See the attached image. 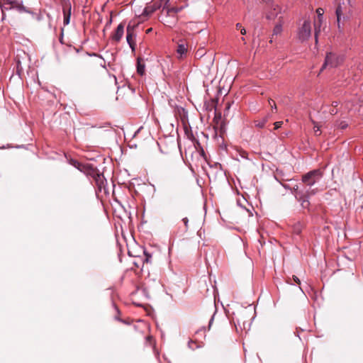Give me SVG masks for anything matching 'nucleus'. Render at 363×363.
<instances>
[{
  "instance_id": "f257e3e1",
  "label": "nucleus",
  "mask_w": 363,
  "mask_h": 363,
  "mask_svg": "<svg viewBox=\"0 0 363 363\" xmlns=\"http://www.w3.org/2000/svg\"><path fill=\"white\" fill-rule=\"evenodd\" d=\"M321 177L322 174L319 169L311 170L302 176V184L311 188L320 179Z\"/></svg>"
},
{
  "instance_id": "f03ea898",
  "label": "nucleus",
  "mask_w": 363,
  "mask_h": 363,
  "mask_svg": "<svg viewBox=\"0 0 363 363\" xmlns=\"http://www.w3.org/2000/svg\"><path fill=\"white\" fill-rule=\"evenodd\" d=\"M89 179H92L99 191H102V189L106 184V179H105L104 174L101 173L99 170L96 167H93L92 169H90V172L86 175Z\"/></svg>"
},
{
  "instance_id": "7ed1b4c3",
  "label": "nucleus",
  "mask_w": 363,
  "mask_h": 363,
  "mask_svg": "<svg viewBox=\"0 0 363 363\" xmlns=\"http://www.w3.org/2000/svg\"><path fill=\"white\" fill-rule=\"evenodd\" d=\"M311 35V22L308 20L303 21V25L299 28L298 31V37L300 41L304 42L307 40Z\"/></svg>"
},
{
  "instance_id": "20e7f679",
  "label": "nucleus",
  "mask_w": 363,
  "mask_h": 363,
  "mask_svg": "<svg viewBox=\"0 0 363 363\" xmlns=\"http://www.w3.org/2000/svg\"><path fill=\"white\" fill-rule=\"evenodd\" d=\"M303 192H304V196L302 197V202H301V207L303 208H308L310 206V201L309 199L315 195L318 189H313L312 187H308L306 186L303 185Z\"/></svg>"
},
{
  "instance_id": "39448f33",
  "label": "nucleus",
  "mask_w": 363,
  "mask_h": 363,
  "mask_svg": "<svg viewBox=\"0 0 363 363\" xmlns=\"http://www.w3.org/2000/svg\"><path fill=\"white\" fill-rule=\"evenodd\" d=\"M68 162L69 164L77 169L81 172L84 173L86 176L89 174L90 172V169L93 168L94 165L92 164L86 163V164H82L79 162V161L74 160V159H69L68 160Z\"/></svg>"
},
{
  "instance_id": "423d86ee",
  "label": "nucleus",
  "mask_w": 363,
  "mask_h": 363,
  "mask_svg": "<svg viewBox=\"0 0 363 363\" xmlns=\"http://www.w3.org/2000/svg\"><path fill=\"white\" fill-rule=\"evenodd\" d=\"M14 9H16L19 13H23V12L28 13L30 14L33 18H35L38 21H40L41 18L40 14H37L35 12H33L30 9L24 6L23 1H20V2L16 5V6L14 8Z\"/></svg>"
},
{
  "instance_id": "0eeeda50",
  "label": "nucleus",
  "mask_w": 363,
  "mask_h": 363,
  "mask_svg": "<svg viewBox=\"0 0 363 363\" xmlns=\"http://www.w3.org/2000/svg\"><path fill=\"white\" fill-rule=\"evenodd\" d=\"M303 185L302 183L300 184H295L291 189H290V191L292 194L294 195L295 199L300 203L301 205L302 202V197L305 196L304 192H303Z\"/></svg>"
},
{
  "instance_id": "6e6552de",
  "label": "nucleus",
  "mask_w": 363,
  "mask_h": 363,
  "mask_svg": "<svg viewBox=\"0 0 363 363\" xmlns=\"http://www.w3.org/2000/svg\"><path fill=\"white\" fill-rule=\"evenodd\" d=\"M125 23L123 22L118 24L115 32L111 35V39L116 42H119L123 36Z\"/></svg>"
},
{
  "instance_id": "1a4fd4ad",
  "label": "nucleus",
  "mask_w": 363,
  "mask_h": 363,
  "mask_svg": "<svg viewBox=\"0 0 363 363\" xmlns=\"http://www.w3.org/2000/svg\"><path fill=\"white\" fill-rule=\"evenodd\" d=\"M160 8V4H158L147 5L144 8L142 15L147 16V17L150 16L151 14H152L155 11H157Z\"/></svg>"
},
{
  "instance_id": "9d476101",
  "label": "nucleus",
  "mask_w": 363,
  "mask_h": 363,
  "mask_svg": "<svg viewBox=\"0 0 363 363\" xmlns=\"http://www.w3.org/2000/svg\"><path fill=\"white\" fill-rule=\"evenodd\" d=\"M136 69L139 75L143 76L145 74V65L144 62H141V59L140 57L137 59Z\"/></svg>"
},
{
  "instance_id": "9b49d317",
  "label": "nucleus",
  "mask_w": 363,
  "mask_h": 363,
  "mask_svg": "<svg viewBox=\"0 0 363 363\" xmlns=\"http://www.w3.org/2000/svg\"><path fill=\"white\" fill-rule=\"evenodd\" d=\"M292 230L294 235H299L302 231V225L298 222L293 225Z\"/></svg>"
},
{
  "instance_id": "f8f14e48",
  "label": "nucleus",
  "mask_w": 363,
  "mask_h": 363,
  "mask_svg": "<svg viewBox=\"0 0 363 363\" xmlns=\"http://www.w3.org/2000/svg\"><path fill=\"white\" fill-rule=\"evenodd\" d=\"M335 13L337 16V26L338 28H340V21L342 18V7L340 6L337 7L335 10Z\"/></svg>"
},
{
  "instance_id": "ddd939ff",
  "label": "nucleus",
  "mask_w": 363,
  "mask_h": 363,
  "mask_svg": "<svg viewBox=\"0 0 363 363\" xmlns=\"http://www.w3.org/2000/svg\"><path fill=\"white\" fill-rule=\"evenodd\" d=\"M16 74H18L19 76V77L21 78V74L23 72V69L22 67L21 62L20 60H16Z\"/></svg>"
},
{
  "instance_id": "4468645a",
  "label": "nucleus",
  "mask_w": 363,
  "mask_h": 363,
  "mask_svg": "<svg viewBox=\"0 0 363 363\" xmlns=\"http://www.w3.org/2000/svg\"><path fill=\"white\" fill-rule=\"evenodd\" d=\"M183 9H184L183 6L171 7V8L167 9V13L168 15H170L171 13H177L180 12Z\"/></svg>"
},
{
  "instance_id": "2eb2a0df",
  "label": "nucleus",
  "mask_w": 363,
  "mask_h": 363,
  "mask_svg": "<svg viewBox=\"0 0 363 363\" xmlns=\"http://www.w3.org/2000/svg\"><path fill=\"white\" fill-rule=\"evenodd\" d=\"M177 52L180 55H183L187 52V48H186L185 45L179 44L177 47Z\"/></svg>"
},
{
  "instance_id": "dca6fc26",
  "label": "nucleus",
  "mask_w": 363,
  "mask_h": 363,
  "mask_svg": "<svg viewBox=\"0 0 363 363\" xmlns=\"http://www.w3.org/2000/svg\"><path fill=\"white\" fill-rule=\"evenodd\" d=\"M267 117H265L261 121H256L255 123V126L259 128H263L266 124V123L267 122Z\"/></svg>"
},
{
  "instance_id": "f3484780",
  "label": "nucleus",
  "mask_w": 363,
  "mask_h": 363,
  "mask_svg": "<svg viewBox=\"0 0 363 363\" xmlns=\"http://www.w3.org/2000/svg\"><path fill=\"white\" fill-rule=\"evenodd\" d=\"M20 2L18 0H6L5 4H9L10 6L9 9H14L16 5Z\"/></svg>"
},
{
  "instance_id": "a211bd4d",
  "label": "nucleus",
  "mask_w": 363,
  "mask_h": 363,
  "mask_svg": "<svg viewBox=\"0 0 363 363\" xmlns=\"http://www.w3.org/2000/svg\"><path fill=\"white\" fill-rule=\"evenodd\" d=\"M143 253L145 257L143 262H146V263L150 262L151 259H152V254L150 252H149L148 251H147L146 250H143Z\"/></svg>"
},
{
  "instance_id": "6ab92c4d",
  "label": "nucleus",
  "mask_w": 363,
  "mask_h": 363,
  "mask_svg": "<svg viewBox=\"0 0 363 363\" xmlns=\"http://www.w3.org/2000/svg\"><path fill=\"white\" fill-rule=\"evenodd\" d=\"M136 38L135 33H130L128 32V33H126L127 43L135 42L134 38Z\"/></svg>"
},
{
  "instance_id": "aec40b11",
  "label": "nucleus",
  "mask_w": 363,
  "mask_h": 363,
  "mask_svg": "<svg viewBox=\"0 0 363 363\" xmlns=\"http://www.w3.org/2000/svg\"><path fill=\"white\" fill-rule=\"evenodd\" d=\"M282 31V26L281 24H277L274 26L273 29V35H277Z\"/></svg>"
},
{
  "instance_id": "412c9836",
  "label": "nucleus",
  "mask_w": 363,
  "mask_h": 363,
  "mask_svg": "<svg viewBox=\"0 0 363 363\" xmlns=\"http://www.w3.org/2000/svg\"><path fill=\"white\" fill-rule=\"evenodd\" d=\"M69 21H70V13H69L68 14H65V16H64V21H63V23H64V25H68L69 23Z\"/></svg>"
},
{
  "instance_id": "4be33fe9",
  "label": "nucleus",
  "mask_w": 363,
  "mask_h": 363,
  "mask_svg": "<svg viewBox=\"0 0 363 363\" xmlns=\"http://www.w3.org/2000/svg\"><path fill=\"white\" fill-rule=\"evenodd\" d=\"M128 32L130 33H134V26H132L130 24V23H129L126 27V33H128Z\"/></svg>"
},
{
  "instance_id": "5701e85b",
  "label": "nucleus",
  "mask_w": 363,
  "mask_h": 363,
  "mask_svg": "<svg viewBox=\"0 0 363 363\" xmlns=\"http://www.w3.org/2000/svg\"><path fill=\"white\" fill-rule=\"evenodd\" d=\"M333 53L332 52H328L327 53L326 56H325V60H327L328 61V65L329 64H331L332 63V57H333Z\"/></svg>"
},
{
  "instance_id": "b1692460",
  "label": "nucleus",
  "mask_w": 363,
  "mask_h": 363,
  "mask_svg": "<svg viewBox=\"0 0 363 363\" xmlns=\"http://www.w3.org/2000/svg\"><path fill=\"white\" fill-rule=\"evenodd\" d=\"M141 293L147 298H150V295H149V293H148V290L146 288H143L141 289Z\"/></svg>"
},
{
  "instance_id": "393cba45",
  "label": "nucleus",
  "mask_w": 363,
  "mask_h": 363,
  "mask_svg": "<svg viewBox=\"0 0 363 363\" xmlns=\"http://www.w3.org/2000/svg\"><path fill=\"white\" fill-rule=\"evenodd\" d=\"M313 129H314V132H315L316 135H320V126H318L317 125H315L314 127H313Z\"/></svg>"
},
{
  "instance_id": "a878e982",
  "label": "nucleus",
  "mask_w": 363,
  "mask_h": 363,
  "mask_svg": "<svg viewBox=\"0 0 363 363\" xmlns=\"http://www.w3.org/2000/svg\"><path fill=\"white\" fill-rule=\"evenodd\" d=\"M230 106H231V105H230V102L226 103V104H225V108L224 113H223L224 116H226V114L228 113V112L229 111V109H230Z\"/></svg>"
},
{
  "instance_id": "bb28decb",
  "label": "nucleus",
  "mask_w": 363,
  "mask_h": 363,
  "mask_svg": "<svg viewBox=\"0 0 363 363\" xmlns=\"http://www.w3.org/2000/svg\"><path fill=\"white\" fill-rule=\"evenodd\" d=\"M283 124L282 121H277L274 123V129L277 130L279 128H281V125Z\"/></svg>"
},
{
  "instance_id": "cd10ccee",
  "label": "nucleus",
  "mask_w": 363,
  "mask_h": 363,
  "mask_svg": "<svg viewBox=\"0 0 363 363\" xmlns=\"http://www.w3.org/2000/svg\"><path fill=\"white\" fill-rule=\"evenodd\" d=\"M130 48L131 49L132 52H135V42H133V43H128Z\"/></svg>"
},
{
  "instance_id": "c85d7f7f",
  "label": "nucleus",
  "mask_w": 363,
  "mask_h": 363,
  "mask_svg": "<svg viewBox=\"0 0 363 363\" xmlns=\"http://www.w3.org/2000/svg\"><path fill=\"white\" fill-rule=\"evenodd\" d=\"M269 104L271 106L272 109H277L276 104L272 99L269 100Z\"/></svg>"
},
{
  "instance_id": "c756f323",
  "label": "nucleus",
  "mask_w": 363,
  "mask_h": 363,
  "mask_svg": "<svg viewBox=\"0 0 363 363\" xmlns=\"http://www.w3.org/2000/svg\"><path fill=\"white\" fill-rule=\"evenodd\" d=\"M292 279L294 280V282H296L297 284L300 285L301 284V281L300 279L295 275H294L292 277Z\"/></svg>"
},
{
  "instance_id": "7c9ffc66",
  "label": "nucleus",
  "mask_w": 363,
  "mask_h": 363,
  "mask_svg": "<svg viewBox=\"0 0 363 363\" xmlns=\"http://www.w3.org/2000/svg\"><path fill=\"white\" fill-rule=\"evenodd\" d=\"M216 313V310L215 311V312H214L213 315L211 316V319H210V320H209V323H208V327H209V328H211V325H212V323H213V322L214 316H215Z\"/></svg>"
},
{
  "instance_id": "2f4dec72",
  "label": "nucleus",
  "mask_w": 363,
  "mask_h": 363,
  "mask_svg": "<svg viewBox=\"0 0 363 363\" xmlns=\"http://www.w3.org/2000/svg\"><path fill=\"white\" fill-rule=\"evenodd\" d=\"M280 184L285 189H291V187L287 184H285V183H282L281 182H279Z\"/></svg>"
},
{
  "instance_id": "473e14b6",
  "label": "nucleus",
  "mask_w": 363,
  "mask_h": 363,
  "mask_svg": "<svg viewBox=\"0 0 363 363\" xmlns=\"http://www.w3.org/2000/svg\"><path fill=\"white\" fill-rule=\"evenodd\" d=\"M221 113H215V117H214V120H220L221 119Z\"/></svg>"
},
{
  "instance_id": "72a5a7b5",
  "label": "nucleus",
  "mask_w": 363,
  "mask_h": 363,
  "mask_svg": "<svg viewBox=\"0 0 363 363\" xmlns=\"http://www.w3.org/2000/svg\"><path fill=\"white\" fill-rule=\"evenodd\" d=\"M182 221H183L184 225L186 226V228H187L188 223H189V219L186 217H185V218H182Z\"/></svg>"
},
{
  "instance_id": "f704fd0d",
  "label": "nucleus",
  "mask_w": 363,
  "mask_h": 363,
  "mask_svg": "<svg viewBox=\"0 0 363 363\" xmlns=\"http://www.w3.org/2000/svg\"><path fill=\"white\" fill-rule=\"evenodd\" d=\"M328 66V61L327 60H325L324 61V63L323 64L321 68H320V72H322L324 69H325V67Z\"/></svg>"
},
{
  "instance_id": "c9c22d12",
  "label": "nucleus",
  "mask_w": 363,
  "mask_h": 363,
  "mask_svg": "<svg viewBox=\"0 0 363 363\" xmlns=\"http://www.w3.org/2000/svg\"><path fill=\"white\" fill-rule=\"evenodd\" d=\"M0 7L2 11H4V10H10L9 7L6 6L5 4L4 5L0 4Z\"/></svg>"
},
{
  "instance_id": "e433bc0d",
  "label": "nucleus",
  "mask_w": 363,
  "mask_h": 363,
  "mask_svg": "<svg viewBox=\"0 0 363 363\" xmlns=\"http://www.w3.org/2000/svg\"><path fill=\"white\" fill-rule=\"evenodd\" d=\"M112 23V18L111 17L106 24V27L109 26Z\"/></svg>"
},
{
  "instance_id": "4c0bfd02",
  "label": "nucleus",
  "mask_w": 363,
  "mask_h": 363,
  "mask_svg": "<svg viewBox=\"0 0 363 363\" xmlns=\"http://www.w3.org/2000/svg\"><path fill=\"white\" fill-rule=\"evenodd\" d=\"M240 33H241V34H242V35H245V34H246V30H245V28H243V27H242V28H241V29H240Z\"/></svg>"
},
{
  "instance_id": "58836bf2",
  "label": "nucleus",
  "mask_w": 363,
  "mask_h": 363,
  "mask_svg": "<svg viewBox=\"0 0 363 363\" xmlns=\"http://www.w3.org/2000/svg\"><path fill=\"white\" fill-rule=\"evenodd\" d=\"M320 11H322L321 9H317V13H318V17H320V16H323V13H320Z\"/></svg>"
},
{
  "instance_id": "ea45409f",
  "label": "nucleus",
  "mask_w": 363,
  "mask_h": 363,
  "mask_svg": "<svg viewBox=\"0 0 363 363\" xmlns=\"http://www.w3.org/2000/svg\"><path fill=\"white\" fill-rule=\"evenodd\" d=\"M347 126V124L346 123H341V128L342 129L345 128Z\"/></svg>"
},
{
  "instance_id": "a19ab883",
  "label": "nucleus",
  "mask_w": 363,
  "mask_h": 363,
  "mask_svg": "<svg viewBox=\"0 0 363 363\" xmlns=\"http://www.w3.org/2000/svg\"><path fill=\"white\" fill-rule=\"evenodd\" d=\"M315 43H318V31L315 30Z\"/></svg>"
},
{
  "instance_id": "79ce46f5",
  "label": "nucleus",
  "mask_w": 363,
  "mask_h": 363,
  "mask_svg": "<svg viewBox=\"0 0 363 363\" xmlns=\"http://www.w3.org/2000/svg\"><path fill=\"white\" fill-rule=\"evenodd\" d=\"M115 319L120 322H123V320L120 318L119 316H115Z\"/></svg>"
},
{
  "instance_id": "37998d69",
  "label": "nucleus",
  "mask_w": 363,
  "mask_h": 363,
  "mask_svg": "<svg viewBox=\"0 0 363 363\" xmlns=\"http://www.w3.org/2000/svg\"><path fill=\"white\" fill-rule=\"evenodd\" d=\"M225 130V124L222 123L221 125H220V131H224Z\"/></svg>"
},
{
  "instance_id": "c03bdc74",
  "label": "nucleus",
  "mask_w": 363,
  "mask_h": 363,
  "mask_svg": "<svg viewBox=\"0 0 363 363\" xmlns=\"http://www.w3.org/2000/svg\"><path fill=\"white\" fill-rule=\"evenodd\" d=\"M62 38H63V29H62L61 38H60V41L61 43H62Z\"/></svg>"
},
{
  "instance_id": "a18cd8bd",
  "label": "nucleus",
  "mask_w": 363,
  "mask_h": 363,
  "mask_svg": "<svg viewBox=\"0 0 363 363\" xmlns=\"http://www.w3.org/2000/svg\"><path fill=\"white\" fill-rule=\"evenodd\" d=\"M236 27H237V28H238V29H241V28H242V25H241L240 23H238L236 24Z\"/></svg>"
},
{
  "instance_id": "49530a36",
  "label": "nucleus",
  "mask_w": 363,
  "mask_h": 363,
  "mask_svg": "<svg viewBox=\"0 0 363 363\" xmlns=\"http://www.w3.org/2000/svg\"><path fill=\"white\" fill-rule=\"evenodd\" d=\"M233 323H234V325L235 326V328H237V324L238 325H240V322L239 320H237V322L235 321V320L233 319Z\"/></svg>"
},
{
  "instance_id": "de8ad7c7",
  "label": "nucleus",
  "mask_w": 363,
  "mask_h": 363,
  "mask_svg": "<svg viewBox=\"0 0 363 363\" xmlns=\"http://www.w3.org/2000/svg\"><path fill=\"white\" fill-rule=\"evenodd\" d=\"M90 56H99V57H100L101 58H102L104 60V58L102 57L101 55H97L96 53H93L92 55H90Z\"/></svg>"
},
{
  "instance_id": "09e8293b",
  "label": "nucleus",
  "mask_w": 363,
  "mask_h": 363,
  "mask_svg": "<svg viewBox=\"0 0 363 363\" xmlns=\"http://www.w3.org/2000/svg\"><path fill=\"white\" fill-rule=\"evenodd\" d=\"M135 306H139V307H141L143 306V305L141 303H133Z\"/></svg>"
},
{
  "instance_id": "8fccbe9b",
  "label": "nucleus",
  "mask_w": 363,
  "mask_h": 363,
  "mask_svg": "<svg viewBox=\"0 0 363 363\" xmlns=\"http://www.w3.org/2000/svg\"><path fill=\"white\" fill-rule=\"evenodd\" d=\"M114 307H115V308H116V310L117 313H120V311H119L118 308L115 305H114Z\"/></svg>"
},
{
  "instance_id": "3c124183",
  "label": "nucleus",
  "mask_w": 363,
  "mask_h": 363,
  "mask_svg": "<svg viewBox=\"0 0 363 363\" xmlns=\"http://www.w3.org/2000/svg\"><path fill=\"white\" fill-rule=\"evenodd\" d=\"M201 155L202 156H204V155H205V152H204V151H203V149L201 150Z\"/></svg>"
},
{
  "instance_id": "603ef678",
  "label": "nucleus",
  "mask_w": 363,
  "mask_h": 363,
  "mask_svg": "<svg viewBox=\"0 0 363 363\" xmlns=\"http://www.w3.org/2000/svg\"><path fill=\"white\" fill-rule=\"evenodd\" d=\"M241 40H242V41H243V42H245V38H244V37H242V38H241Z\"/></svg>"
},
{
  "instance_id": "864d4df0",
  "label": "nucleus",
  "mask_w": 363,
  "mask_h": 363,
  "mask_svg": "<svg viewBox=\"0 0 363 363\" xmlns=\"http://www.w3.org/2000/svg\"><path fill=\"white\" fill-rule=\"evenodd\" d=\"M123 323H125V324H129V323H128L127 321H125L124 320H123Z\"/></svg>"
},
{
  "instance_id": "5fc2aeb1",
  "label": "nucleus",
  "mask_w": 363,
  "mask_h": 363,
  "mask_svg": "<svg viewBox=\"0 0 363 363\" xmlns=\"http://www.w3.org/2000/svg\"><path fill=\"white\" fill-rule=\"evenodd\" d=\"M267 18L268 19H271V16H267Z\"/></svg>"
},
{
  "instance_id": "6e6d98bb",
  "label": "nucleus",
  "mask_w": 363,
  "mask_h": 363,
  "mask_svg": "<svg viewBox=\"0 0 363 363\" xmlns=\"http://www.w3.org/2000/svg\"><path fill=\"white\" fill-rule=\"evenodd\" d=\"M5 146L0 147V149H4Z\"/></svg>"
},
{
  "instance_id": "4d7b16f0",
  "label": "nucleus",
  "mask_w": 363,
  "mask_h": 363,
  "mask_svg": "<svg viewBox=\"0 0 363 363\" xmlns=\"http://www.w3.org/2000/svg\"><path fill=\"white\" fill-rule=\"evenodd\" d=\"M215 165H216V166H217V165H220V164H219V163H216V164H215Z\"/></svg>"
},
{
  "instance_id": "13d9d810",
  "label": "nucleus",
  "mask_w": 363,
  "mask_h": 363,
  "mask_svg": "<svg viewBox=\"0 0 363 363\" xmlns=\"http://www.w3.org/2000/svg\"><path fill=\"white\" fill-rule=\"evenodd\" d=\"M299 289H300V290H301L302 292H303V289H302V288H301V286L299 287Z\"/></svg>"
},
{
  "instance_id": "bf43d9fd",
  "label": "nucleus",
  "mask_w": 363,
  "mask_h": 363,
  "mask_svg": "<svg viewBox=\"0 0 363 363\" xmlns=\"http://www.w3.org/2000/svg\"><path fill=\"white\" fill-rule=\"evenodd\" d=\"M151 30H152L151 28L148 29V30H147V32H150V31H151Z\"/></svg>"
}]
</instances>
